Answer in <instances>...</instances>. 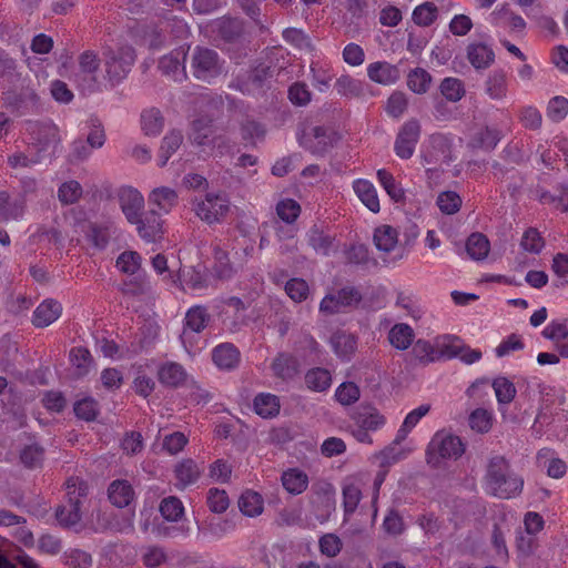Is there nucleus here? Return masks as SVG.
I'll list each match as a JSON object with an SVG mask.
<instances>
[{
	"label": "nucleus",
	"instance_id": "f257e3e1",
	"mask_svg": "<svg viewBox=\"0 0 568 568\" xmlns=\"http://www.w3.org/2000/svg\"><path fill=\"white\" fill-rule=\"evenodd\" d=\"M484 479L487 493L501 499L516 497L524 488L523 477L513 471L509 460L501 455L488 459Z\"/></svg>",
	"mask_w": 568,
	"mask_h": 568
},
{
	"label": "nucleus",
	"instance_id": "f03ea898",
	"mask_svg": "<svg viewBox=\"0 0 568 568\" xmlns=\"http://www.w3.org/2000/svg\"><path fill=\"white\" fill-rule=\"evenodd\" d=\"M102 55L105 78L112 85L125 79L135 62V50L131 45L106 47Z\"/></svg>",
	"mask_w": 568,
	"mask_h": 568
},
{
	"label": "nucleus",
	"instance_id": "7ed1b4c3",
	"mask_svg": "<svg viewBox=\"0 0 568 568\" xmlns=\"http://www.w3.org/2000/svg\"><path fill=\"white\" fill-rule=\"evenodd\" d=\"M336 130L325 125H308L298 136L300 144L314 155L323 156L339 141Z\"/></svg>",
	"mask_w": 568,
	"mask_h": 568
},
{
	"label": "nucleus",
	"instance_id": "20e7f679",
	"mask_svg": "<svg viewBox=\"0 0 568 568\" xmlns=\"http://www.w3.org/2000/svg\"><path fill=\"white\" fill-rule=\"evenodd\" d=\"M67 489V500L55 509V518L63 528L75 526L81 520L80 509L88 494L87 486L83 483L77 485L69 480Z\"/></svg>",
	"mask_w": 568,
	"mask_h": 568
},
{
	"label": "nucleus",
	"instance_id": "39448f33",
	"mask_svg": "<svg viewBox=\"0 0 568 568\" xmlns=\"http://www.w3.org/2000/svg\"><path fill=\"white\" fill-rule=\"evenodd\" d=\"M190 68L197 80L209 81L222 71L219 53L206 47H195L191 53Z\"/></svg>",
	"mask_w": 568,
	"mask_h": 568
},
{
	"label": "nucleus",
	"instance_id": "423d86ee",
	"mask_svg": "<svg viewBox=\"0 0 568 568\" xmlns=\"http://www.w3.org/2000/svg\"><path fill=\"white\" fill-rule=\"evenodd\" d=\"M465 452V445L458 436L438 432L430 440L427 448L428 463L433 462L435 455L443 459L459 458Z\"/></svg>",
	"mask_w": 568,
	"mask_h": 568
},
{
	"label": "nucleus",
	"instance_id": "0eeeda50",
	"mask_svg": "<svg viewBox=\"0 0 568 568\" xmlns=\"http://www.w3.org/2000/svg\"><path fill=\"white\" fill-rule=\"evenodd\" d=\"M194 212L207 224L220 223L230 212V202L222 194L207 193L195 204Z\"/></svg>",
	"mask_w": 568,
	"mask_h": 568
},
{
	"label": "nucleus",
	"instance_id": "6e6552de",
	"mask_svg": "<svg viewBox=\"0 0 568 568\" xmlns=\"http://www.w3.org/2000/svg\"><path fill=\"white\" fill-rule=\"evenodd\" d=\"M131 224L136 226L139 236L146 243H158L164 237V221L155 209L142 212Z\"/></svg>",
	"mask_w": 568,
	"mask_h": 568
},
{
	"label": "nucleus",
	"instance_id": "1a4fd4ad",
	"mask_svg": "<svg viewBox=\"0 0 568 568\" xmlns=\"http://www.w3.org/2000/svg\"><path fill=\"white\" fill-rule=\"evenodd\" d=\"M419 135L420 124L417 120L412 119L405 122L399 129L395 140L394 151L396 155L404 160L410 159L419 140Z\"/></svg>",
	"mask_w": 568,
	"mask_h": 568
},
{
	"label": "nucleus",
	"instance_id": "9d476101",
	"mask_svg": "<svg viewBox=\"0 0 568 568\" xmlns=\"http://www.w3.org/2000/svg\"><path fill=\"white\" fill-rule=\"evenodd\" d=\"M116 199L126 221L130 224L135 222L144 209L143 195L132 186H121L116 192Z\"/></svg>",
	"mask_w": 568,
	"mask_h": 568
},
{
	"label": "nucleus",
	"instance_id": "9b49d317",
	"mask_svg": "<svg viewBox=\"0 0 568 568\" xmlns=\"http://www.w3.org/2000/svg\"><path fill=\"white\" fill-rule=\"evenodd\" d=\"M212 320L211 314L206 306L195 305L187 310L184 317L183 331L180 335V339L186 347V338L189 332L200 334L202 333Z\"/></svg>",
	"mask_w": 568,
	"mask_h": 568
},
{
	"label": "nucleus",
	"instance_id": "f8f14e48",
	"mask_svg": "<svg viewBox=\"0 0 568 568\" xmlns=\"http://www.w3.org/2000/svg\"><path fill=\"white\" fill-rule=\"evenodd\" d=\"M351 419L356 427L375 432L386 423L384 415L371 404H361L351 413Z\"/></svg>",
	"mask_w": 568,
	"mask_h": 568
},
{
	"label": "nucleus",
	"instance_id": "ddd939ff",
	"mask_svg": "<svg viewBox=\"0 0 568 568\" xmlns=\"http://www.w3.org/2000/svg\"><path fill=\"white\" fill-rule=\"evenodd\" d=\"M213 363L222 371H233L239 367L241 353L232 343H222L212 351Z\"/></svg>",
	"mask_w": 568,
	"mask_h": 568
},
{
	"label": "nucleus",
	"instance_id": "4468645a",
	"mask_svg": "<svg viewBox=\"0 0 568 568\" xmlns=\"http://www.w3.org/2000/svg\"><path fill=\"white\" fill-rule=\"evenodd\" d=\"M314 498L312 503L316 506L322 515L328 517L336 507L335 488L331 483L321 481L312 487Z\"/></svg>",
	"mask_w": 568,
	"mask_h": 568
},
{
	"label": "nucleus",
	"instance_id": "2eb2a0df",
	"mask_svg": "<svg viewBox=\"0 0 568 568\" xmlns=\"http://www.w3.org/2000/svg\"><path fill=\"white\" fill-rule=\"evenodd\" d=\"M148 202L153 206L152 209H155L160 214H168L178 205L179 195L175 190L169 186H160L150 192Z\"/></svg>",
	"mask_w": 568,
	"mask_h": 568
},
{
	"label": "nucleus",
	"instance_id": "dca6fc26",
	"mask_svg": "<svg viewBox=\"0 0 568 568\" xmlns=\"http://www.w3.org/2000/svg\"><path fill=\"white\" fill-rule=\"evenodd\" d=\"M29 130L33 136V140L38 143L40 151H45L50 146L55 148L60 141L59 130L53 123H30Z\"/></svg>",
	"mask_w": 568,
	"mask_h": 568
},
{
	"label": "nucleus",
	"instance_id": "f3484780",
	"mask_svg": "<svg viewBox=\"0 0 568 568\" xmlns=\"http://www.w3.org/2000/svg\"><path fill=\"white\" fill-rule=\"evenodd\" d=\"M545 338L556 344L561 357L568 358V320L550 322L541 332Z\"/></svg>",
	"mask_w": 568,
	"mask_h": 568
},
{
	"label": "nucleus",
	"instance_id": "a211bd4d",
	"mask_svg": "<svg viewBox=\"0 0 568 568\" xmlns=\"http://www.w3.org/2000/svg\"><path fill=\"white\" fill-rule=\"evenodd\" d=\"M214 133L213 120L209 116H200L192 122L189 139L193 144L205 148L211 145Z\"/></svg>",
	"mask_w": 568,
	"mask_h": 568
},
{
	"label": "nucleus",
	"instance_id": "6ab92c4d",
	"mask_svg": "<svg viewBox=\"0 0 568 568\" xmlns=\"http://www.w3.org/2000/svg\"><path fill=\"white\" fill-rule=\"evenodd\" d=\"M108 496L112 505L124 508L133 501L135 493L128 480L116 479L109 485Z\"/></svg>",
	"mask_w": 568,
	"mask_h": 568
},
{
	"label": "nucleus",
	"instance_id": "aec40b11",
	"mask_svg": "<svg viewBox=\"0 0 568 568\" xmlns=\"http://www.w3.org/2000/svg\"><path fill=\"white\" fill-rule=\"evenodd\" d=\"M367 74L372 81L384 85L395 83L400 78L399 69L385 61L371 63Z\"/></svg>",
	"mask_w": 568,
	"mask_h": 568
},
{
	"label": "nucleus",
	"instance_id": "412c9836",
	"mask_svg": "<svg viewBox=\"0 0 568 568\" xmlns=\"http://www.w3.org/2000/svg\"><path fill=\"white\" fill-rule=\"evenodd\" d=\"M185 57L184 51L174 50L161 58L159 69L164 74L172 75L175 81H181L185 78Z\"/></svg>",
	"mask_w": 568,
	"mask_h": 568
},
{
	"label": "nucleus",
	"instance_id": "4be33fe9",
	"mask_svg": "<svg viewBox=\"0 0 568 568\" xmlns=\"http://www.w3.org/2000/svg\"><path fill=\"white\" fill-rule=\"evenodd\" d=\"M62 306L54 300L43 301L33 312L32 324L36 327H47L59 318Z\"/></svg>",
	"mask_w": 568,
	"mask_h": 568
},
{
	"label": "nucleus",
	"instance_id": "5701e85b",
	"mask_svg": "<svg viewBox=\"0 0 568 568\" xmlns=\"http://www.w3.org/2000/svg\"><path fill=\"white\" fill-rule=\"evenodd\" d=\"M203 468L192 458H185L178 463L174 467V475L178 486L185 488L197 481Z\"/></svg>",
	"mask_w": 568,
	"mask_h": 568
},
{
	"label": "nucleus",
	"instance_id": "b1692460",
	"mask_svg": "<svg viewBox=\"0 0 568 568\" xmlns=\"http://www.w3.org/2000/svg\"><path fill=\"white\" fill-rule=\"evenodd\" d=\"M467 59L476 70L487 69L494 63L495 53L487 44L475 42L467 47Z\"/></svg>",
	"mask_w": 568,
	"mask_h": 568
},
{
	"label": "nucleus",
	"instance_id": "393cba45",
	"mask_svg": "<svg viewBox=\"0 0 568 568\" xmlns=\"http://www.w3.org/2000/svg\"><path fill=\"white\" fill-rule=\"evenodd\" d=\"M158 377L164 386L179 387L185 383L187 374L181 364L166 362L160 366Z\"/></svg>",
	"mask_w": 568,
	"mask_h": 568
},
{
	"label": "nucleus",
	"instance_id": "a878e982",
	"mask_svg": "<svg viewBox=\"0 0 568 568\" xmlns=\"http://www.w3.org/2000/svg\"><path fill=\"white\" fill-rule=\"evenodd\" d=\"M272 371L275 376L284 381L292 379L300 372L298 359L293 355L281 353L274 358Z\"/></svg>",
	"mask_w": 568,
	"mask_h": 568
},
{
	"label": "nucleus",
	"instance_id": "bb28decb",
	"mask_svg": "<svg viewBox=\"0 0 568 568\" xmlns=\"http://www.w3.org/2000/svg\"><path fill=\"white\" fill-rule=\"evenodd\" d=\"M45 449L37 442L26 444L19 453L20 463L28 469H38L43 466Z\"/></svg>",
	"mask_w": 568,
	"mask_h": 568
},
{
	"label": "nucleus",
	"instance_id": "cd10ccee",
	"mask_svg": "<svg viewBox=\"0 0 568 568\" xmlns=\"http://www.w3.org/2000/svg\"><path fill=\"white\" fill-rule=\"evenodd\" d=\"M329 342L335 354L342 359H349L357 347V338L346 332L334 333Z\"/></svg>",
	"mask_w": 568,
	"mask_h": 568
},
{
	"label": "nucleus",
	"instance_id": "c85d7f7f",
	"mask_svg": "<svg viewBox=\"0 0 568 568\" xmlns=\"http://www.w3.org/2000/svg\"><path fill=\"white\" fill-rule=\"evenodd\" d=\"M354 191L363 202V204L372 212H379V200L374 185L366 180H357L354 182Z\"/></svg>",
	"mask_w": 568,
	"mask_h": 568
},
{
	"label": "nucleus",
	"instance_id": "c756f323",
	"mask_svg": "<svg viewBox=\"0 0 568 568\" xmlns=\"http://www.w3.org/2000/svg\"><path fill=\"white\" fill-rule=\"evenodd\" d=\"M282 485L290 494L300 495L307 488L308 477L296 468L288 469L282 475Z\"/></svg>",
	"mask_w": 568,
	"mask_h": 568
},
{
	"label": "nucleus",
	"instance_id": "7c9ffc66",
	"mask_svg": "<svg viewBox=\"0 0 568 568\" xmlns=\"http://www.w3.org/2000/svg\"><path fill=\"white\" fill-rule=\"evenodd\" d=\"M501 138L503 133L498 128L486 125L474 135L471 145L474 148L491 151L496 148Z\"/></svg>",
	"mask_w": 568,
	"mask_h": 568
},
{
	"label": "nucleus",
	"instance_id": "2f4dec72",
	"mask_svg": "<svg viewBox=\"0 0 568 568\" xmlns=\"http://www.w3.org/2000/svg\"><path fill=\"white\" fill-rule=\"evenodd\" d=\"M485 91L493 100H501L507 95V77L503 70H495L485 82Z\"/></svg>",
	"mask_w": 568,
	"mask_h": 568
},
{
	"label": "nucleus",
	"instance_id": "473e14b6",
	"mask_svg": "<svg viewBox=\"0 0 568 568\" xmlns=\"http://www.w3.org/2000/svg\"><path fill=\"white\" fill-rule=\"evenodd\" d=\"M305 383L314 392H325L332 384V375L328 369L314 367L306 372Z\"/></svg>",
	"mask_w": 568,
	"mask_h": 568
},
{
	"label": "nucleus",
	"instance_id": "72a5a7b5",
	"mask_svg": "<svg viewBox=\"0 0 568 568\" xmlns=\"http://www.w3.org/2000/svg\"><path fill=\"white\" fill-rule=\"evenodd\" d=\"M490 250L488 239L481 233H473L466 241V252L470 258L481 261L487 257Z\"/></svg>",
	"mask_w": 568,
	"mask_h": 568
},
{
	"label": "nucleus",
	"instance_id": "f704fd0d",
	"mask_svg": "<svg viewBox=\"0 0 568 568\" xmlns=\"http://www.w3.org/2000/svg\"><path fill=\"white\" fill-rule=\"evenodd\" d=\"M255 413L263 418H271L280 413V399L276 395L261 393L254 398Z\"/></svg>",
	"mask_w": 568,
	"mask_h": 568
},
{
	"label": "nucleus",
	"instance_id": "c9c22d12",
	"mask_svg": "<svg viewBox=\"0 0 568 568\" xmlns=\"http://www.w3.org/2000/svg\"><path fill=\"white\" fill-rule=\"evenodd\" d=\"M463 339L456 335H445L436 341L438 359L440 357L455 358L463 352Z\"/></svg>",
	"mask_w": 568,
	"mask_h": 568
},
{
	"label": "nucleus",
	"instance_id": "e433bc0d",
	"mask_svg": "<svg viewBox=\"0 0 568 568\" xmlns=\"http://www.w3.org/2000/svg\"><path fill=\"white\" fill-rule=\"evenodd\" d=\"M239 508L245 516H258L263 511V498L256 491L246 490L239 499Z\"/></svg>",
	"mask_w": 568,
	"mask_h": 568
},
{
	"label": "nucleus",
	"instance_id": "4c0bfd02",
	"mask_svg": "<svg viewBox=\"0 0 568 568\" xmlns=\"http://www.w3.org/2000/svg\"><path fill=\"white\" fill-rule=\"evenodd\" d=\"M388 339L397 349H407L413 343L414 331L407 324H396L389 331Z\"/></svg>",
	"mask_w": 568,
	"mask_h": 568
},
{
	"label": "nucleus",
	"instance_id": "58836bf2",
	"mask_svg": "<svg viewBox=\"0 0 568 568\" xmlns=\"http://www.w3.org/2000/svg\"><path fill=\"white\" fill-rule=\"evenodd\" d=\"M182 142L183 134L178 130L171 131L163 138L159 154L160 166H164L168 163L169 159L178 151Z\"/></svg>",
	"mask_w": 568,
	"mask_h": 568
},
{
	"label": "nucleus",
	"instance_id": "ea45409f",
	"mask_svg": "<svg viewBox=\"0 0 568 568\" xmlns=\"http://www.w3.org/2000/svg\"><path fill=\"white\" fill-rule=\"evenodd\" d=\"M398 233L389 225H383L374 232V243L379 251L390 252L397 244Z\"/></svg>",
	"mask_w": 568,
	"mask_h": 568
},
{
	"label": "nucleus",
	"instance_id": "a19ab883",
	"mask_svg": "<svg viewBox=\"0 0 568 568\" xmlns=\"http://www.w3.org/2000/svg\"><path fill=\"white\" fill-rule=\"evenodd\" d=\"M70 362L77 369V376H85L93 365V357L88 348L79 346L70 351Z\"/></svg>",
	"mask_w": 568,
	"mask_h": 568
},
{
	"label": "nucleus",
	"instance_id": "79ce46f5",
	"mask_svg": "<svg viewBox=\"0 0 568 568\" xmlns=\"http://www.w3.org/2000/svg\"><path fill=\"white\" fill-rule=\"evenodd\" d=\"M377 179L394 202L399 203L405 201V191L397 184L392 173L385 169H381L377 171Z\"/></svg>",
	"mask_w": 568,
	"mask_h": 568
},
{
	"label": "nucleus",
	"instance_id": "37998d69",
	"mask_svg": "<svg viewBox=\"0 0 568 568\" xmlns=\"http://www.w3.org/2000/svg\"><path fill=\"white\" fill-rule=\"evenodd\" d=\"M432 83V75L423 68L412 70L407 75V87L417 94L428 91Z\"/></svg>",
	"mask_w": 568,
	"mask_h": 568
},
{
	"label": "nucleus",
	"instance_id": "c03bdc74",
	"mask_svg": "<svg viewBox=\"0 0 568 568\" xmlns=\"http://www.w3.org/2000/svg\"><path fill=\"white\" fill-rule=\"evenodd\" d=\"M438 17V9L433 2H425L417 6L412 14L415 24L419 27H429Z\"/></svg>",
	"mask_w": 568,
	"mask_h": 568
},
{
	"label": "nucleus",
	"instance_id": "a18cd8bd",
	"mask_svg": "<svg viewBox=\"0 0 568 568\" xmlns=\"http://www.w3.org/2000/svg\"><path fill=\"white\" fill-rule=\"evenodd\" d=\"M142 129L146 135L159 134L164 124L161 112L156 109L145 110L141 115Z\"/></svg>",
	"mask_w": 568,
	"mask_h": 568
},
{
	"label": "nucleus",
	"instance_id": "49530a36",
	"mask_svg": "<svg viewBox=\"0 0 568 568\" xmlns=\"http://www.w3.org/2000/svg\"><path fill=\"white\" fill-rule=\"evenodd\" d=\"M493 388L499 404H510L516 396V387L511 381L506 377H497L493 381Z\"/></svg>",
	"mask_w": 568,
	"mask_h": 568
},
{
	"label": "nucleus",
	"instance_id": "de8ad7c7",
	"mask_svg": "<svg viewBox=\"0 0 568 568\" xmlns=\"http://www.w3.org/2000/svg\"><path fill=\"white\" fill-rule=\"evenodd\" d=\"M160 513L165 519L178 521L183 516L184 507L178 497L170 496L161 501Z\"/></svg>",
	"mask_w": 568,
	"mask_h": 568
},
{
	"label": "nucleus",
	"instance_id": "09e8293b",
	"mask_svg": "<svg viewBox=\"0 0 568 568\" xmlns=\"http://www.w3.org/2000/svg\"><path fill=\"white\" fill-rule=\"evenodd\" d=\"M362 499V491L355 484L343 486V506L345 516H351L356 510Z\"/></svg>",
	"mask_w": 568,
	"mask_h": 568
},
{
	"label": "nucleus",
	"instance_id": "8fccbe9b",
	"mask_svg": "<svg viewBox=\"0 0 568 568\" xmlns=\"http://www.w3.org/2000/svg\"><path fill=\"white\" fill-rule=\"evenodd\" d=\"M63 562L70 568H90L92 556L81 549H69L62 556Z\"/></svg>",
	"mask_w": 568,
	"mask_h": 568
},
{
	"label": "nucleus",
	"instance_id": "3c124183",
	"mask_svg": "<svg viewBox=\"0 0 568 568\" xmlns=\"http://www.w3.org/2000/svg\"><path fill=\"white\" fill-rule=\"evenodd\" d=\"M439 89L442 94L452 102H457L465 95L464 84L456 78H445Z\"/></svg>",
	"mask_w": 568,
	"mask_h": 568
},
{
	"label": "nucleus",
	"instance_id": "603ef678",
	"mask_svg": "<svg viewBox=\"0 0 568 568\" xmlns=\"http://www.w3.org/2000/svg\"><path fill=\"white\" fill-rule=\"evenodd\" d=\"M308 243L316 252L323 255H328L332 248L333 239L329 235L324 234L318 227L314 226L310 230Z\"/></svg>",
	"mask_w": 568,
	"mask_h": 568
},
{
	"label": "nucleus",
	"instance_id": "864d4df0",
	"mask_svg": "<svg viewBox=\"0 0 568 568\" xmlns=\"http://www.w3.org/2000/svg\"><path fill=\"white\" fill-rule=\"evenodd\" d=\"M437 206L444 214H455L462 206V197L454 191L442 192L437 196Z\"/></svg>",
	"mask_w": 568,
	"mask_h": 568
},
{
	"label": "nucleus",
	"instance_id": "5fc2aeb1",
	"mask_svg": "<svg viewBox=\"0 0 568 568\" xmlns=\"http://www.w3.org/2000/svg\"><path fill=\"white\" fill-rule=\"evenodd\" d=\"M82 195V186L78 181L64 182L58 190V197L64 205L73 204Z\"/></svg>",
	"mask_w": 568,
	"mask_h": 568
},
{
	"label": "nucleus",
	"instance_id": "6e6d98bb",
	"mask_svg": "<svg viewBox=\"0 0 568 568\" xmlns=\"http://www.w3.org/2000/svg\"><path fill=\"white\" fill-rule=\"evenodd\" d=\"M207 506L212 513L222 514L230 506V499L225 490L210 488L206 498Z\"/></svg>",
	"mask_w": 568,
	"mask_h": 568
},
{
	"label": "nucleus",
	"instance_id": "4d7b16f0",
	"mask_svg": "<svg viewBox=\"0 0 568 568\" xmlns=\"http://www.w3.org/2000/svg\"><path fill=\"white\" fill-rule=\"evenodd\" d=\"M361 390L359 387L353 382H344L342 383L336 392V399L345 406L352 405L359 399Z\"/></svg>",
	"mask_w": 568,
	"mask_h": 568
},
{
	"label": "nucleus",
	"instance_id": "13d9d810",
	"mask_svg": "<svg viewBox=\"0 0 568 568\" xmlns=\"http://www.w3.org/2000/svg\"><path fill=\"white\" fill-rule=\"evenodd\" d=\"M73 81L82 94H91L100 90L95 73L78 71L73 75Z\"/></svg>",
	"mask_w": 568,
	"mask_h": 568
},
{
	"label": "nucleus",
	"instance_id": "bf43d9fd",
	"mask_svg": "<svg viewBox=\"0 0 568 568\" xmlns=\"http://www.w3.org/2000/svg\"><path fill=\"white\" fill-rule=\"evenodd\" d=\"M276 213L282 221L291 224L298 217L301 206L292 199L282 200L276 205Z\"/></svg>",
	"mask_w": 568,
	"mask_h": 568
},
{
	"label": "nucleus",
	"instance_id": "052dcab7",
	"mask_svg": "<svg viewBox=\"0 0 568 568\" xmlns=\"http://www.w3.org/2000/svg\"><path fill=\"white\" fill-rule=\"evenodd\" d=\"M469 426L477 433H487L491 428V414L484 409L477 408L469 415Z\"/></svg>",
	"mask_w": 568,
	"mask_h": 568
},
{
	"label": "nucleus",
	"instance_id": "680f3d73",
	"mask_svg": "<svg viewBox=\"0 0 568 568\" xmlns=\"http://www.w3.org/2000/svg\"><path fill=\"white\" fill-rule=\"evenodd\" d=\"M412 353L422 363H432L438 359L436 346L425 339L416 341Z\"/></svg>",
	"mask_w": 568,
	"mask_h": 568
},
{
	"label": "nucleus",
	"instance_id": "e2e57ef3",
	"mask_svg": "<svg viewBox=\"0 0 568 568\" xmlns=\"http://www.w3.org/2000/svg\"><path fill=\"white\" fill-rule=\"evenodd\" d=\"M520 246L529 253L538 254L545 246V242L540 233L536 229L530 227L524 233Z\"/></svg>",
	"mask_w": 568,
	"mask_h": 568
},
{
	"label": "nucleus",
	"instance_id": "0e129e2a",
	"mask_svg": "<svg viewBox=\"0 0 568 568\" xmlns=\"http://www.w3.org/2000/svg\"><path fill=\"white\" fill-rule=\"evenodd\" d=\"M219 34L227 42H232L241 37L242 24L237 19H223L219 24Z\"/></svg>",
	"mask_w": 568,
	"mask_h": 568
},
{
	"label": "nucleus",
	"instance_id": "69168bd1",
	"mask_svg": "<svg viewBox=\"0 0 568 568\" xmlns=\"http://www.w3.org/2000/svg\"><path fill=\"white\" fill-rule=\"evenodd\" d=\"M335 295L341 307H357L363 300L362 293L354 286H345Z\"/></svg>",
	"mask_w": 568,
	"mask_h": 568
},
{
	"label": "nucleus",
	"instance_id": "338daca9",
	"mask_svg": "<svg viewBox=\"0 0 568 568\" xmlns=\"http://www.w3.org/2000/svg\"><path fill=\"white\" fill-rule=\"evenodd\" d=\"M568 114V100L557 95L548 102L547 116L554 122H559Z\"/></svg>",
	"mask_w": 568,
	"mask_h": 568
},
{
	"label": "nucleus",
	"instance_id": "774afa93",
	"mask_svg": "<svg viewBox=\"0 0 568 568\" xmlns=\"http://www.w3.org/2000/svg\"><path fill=\"white\" fill-rule=\"evenodd\" d=\"M74 414L77 417L92 422L98 416V403L93 398H83L74 404Z\"/></svg>",
	"mask_w": 568,
	"mask_h": 568
}]
</instances>
